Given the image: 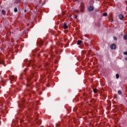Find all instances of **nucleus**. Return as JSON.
Here are the masks:
<instances>
[{
	"mask_svg": "<svg viewBox=\"0 0 127 127\" xmlns=\"http://www.w3.org/2000/svg\"><path fill=\"white\" fill-rule=\"evenodd\" d=\"M2 14H3L4 15V14H5V11H4V10H2L1 11Z\"/></svg>",
	"mask_w": 127,
	"mask_h": 127,
	"instance_id": "6",
	"label": "nucleus"
},
{
	"mask_svg": "<svg viewBox=\"0 0 127 127\" xmlns=\"http://www.w3.org/2000/svg\"><path fill=\"white\" fill-rule=\"evenodd\" d=\"M107 15H108V14L107 13H103V16H107Z\"/></svg>",
	"mask_w": 127,
	"mask_h": 127,
	"instance_id": "11",
	"label": "nucleus"
},
{
	"mask_svg": "<svg viewBox=\"0 0 127 127\" xmlns=\"http://www.w3.org/2000/svg\"><path fill=\"white\" fill-rule=\"evenodd\" d=\"M93 92H94V93H97V89H94Z\"/></svg>",
	"mask_w": 127,
	"mask_h": 127,
	"instance_id": "12",
	"label": "nucleus"
},
{
	"mask_svg": "<svg viewBox=\"0 0 127 127\" xmlns=\"http://www.w3.org/2000/svg\"><path fill=\"white\" fill-rule=\"evenodd\" d=\"M118 94H119V95H122V91H121V90H119V91H118Z\"/></svg>",
	"mask_w": 127,
	"mask_h": 127,
	"instance_id": "10",
	"label": "nucleus"
},
{
	"mask_svg": "<svg viewBox=\"0 0 127 127\" xmlns=\"http://www.w3.org/2000/svg\"><path fill=\"white\" fill-rule=\"evenodd\" d=\"M81 43H82V41L78 40L77 41V45H80Z\"/></svg>",
	"mask_w": 127,
	"mask_h": 127,
	"instance_id": "5",
	"label": "nucleus"
},
{
	"mask_svg": "<svg viewBox=\"0 0 127 127\" xmlns=\"http://www.w3.org/2000/svg\"><path fill=\"white\" fill-rule=\"evenodd\" d=\"M114 40H117V37H114Z\"/></svg>",
	"mask_w": 127,
	"mask_h": 127,
	"instance_id": "13",
	"label": "nucleus"
},
{
	"mask_svg": "<svg viewBox=\"0 0 127 127\" xmlns=\"http://www.w3.org/2000/svg\"><path fill=\"white\" fill-rule=\"evenodd\" d=\"M64 29H66V28H68V26L67 25L66 23H64Z\"/></svg>",
	"mask_w": 127,
	"mask_h": 127,
	"instance_id": "4",
	"label": "nucleus"
},
{
	"mask_svg": "<svg viewBox=\"0 0 127 127\" xmlns=\"http://www.w3.org/2000/svg\"><path fill=\"white\" fill-rule=\"evenodd\" d=\"M120 75L119 74H116V79H119Z\"/></svg>",
	"mask_w": 127,
	"mask_h": 127,
	"instance_id": "7",
	"label": "nucleus"
},
{
	"mask_svg": "<svg viewBox=\"0 0 127 127\" xmlns=\"http://www.w3.org/2000/svg\"><path fill=\"white\" fill-rule=\"evenodd\" d=\"M88 9L89 11H92V10H94V7L90 6L88 7Z\"/></svg>",
	"mask_w": 127,
	"mask_h": 127,
	"instance_id": "2",
	"label": "nucleus"
},
{
	"mask_svg": "<svg viewBox=\"0 0 127 127\" xmlns=\"http://www.w3.org/2000/svg\"><path fill=\"white\" fill-rule=\"evenodd\" d=\"M119 16L120 19H121V20H123V19H124V15H123V14H120V15H119Z\"/></svg>",
	"mask_w": 127,
	"mask_h": 127,
	"instance_id": "3",
	"label": "nucleus"
},
{
	"mask_svg": "<svg viewBox=\"0 0 127 127\" xmlns=\"http://www.w3.org/2000/svg\"><path fill=\"white\" fill-rule=\"evenodd\" d=\"M110 48L111 49H116V48H117V46L116 45V44H113L111 45V46H110Z\"/></svg>",
	"mask_w": 127,
	"mask_h": 127,
	"instance_id": "1",
	"label": "nucleus"
},
{
	"mask_svg": "<svg viewBox=\"0 0 127 127\" xmlns=\"http://www.w3.org/2000/svg\"><path fill=\"white\" fill-rule=\"evenodd\" d=\"M124 54H125V55H127V52H124Z\"/></svg>",
	"mask_w": 127,
	"mask_h": 127,
	"instance_id": "14",
	"label": "nucleus"
},
{
	"mask_svg": "<svg viewBox=\"0 0 127 127\" xmlns=\"http://www.w3.org/2000/svg\"><path fill=\"white\" fill-rule=\"evenodd\" d=\"M124 39H125V40H127V35L124 36Z\"/></svg>",
	"mask_w": 127,
	"mask_h": 127,
	"instance_id": "9",
	"label": "nucleus"
},
{
	"mask_svg": "<svg viewBox=\"0 0 127 127\" xmlns=\"http://www.w3.org/2000/svg\"><path fill=\"white\" fill-rule=\"evenodd\" d=\"M14 11L15 12H17V8L15 7L14 9Z\"/></svg>",
	"mask_w": 127,
	"mask_h": 127,
	"instance_id": "8",
	"label": "nucleus"
}]
</instances>
